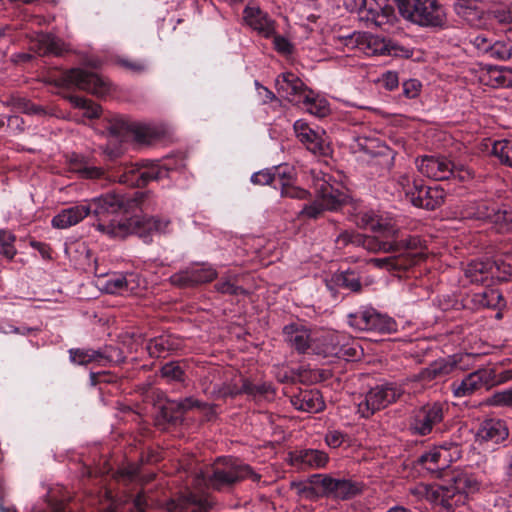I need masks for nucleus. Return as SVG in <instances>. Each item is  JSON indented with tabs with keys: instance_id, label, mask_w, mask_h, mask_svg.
Instances as JSON below:
<instances>
[{
	"instance_id": "1",
	"label": "nucleus",
	"mask_w": 512,
	"mask_h": 512,
	"mask_svg": "<svg viewBox=\"0 0 512 512\" xmlns=\"http://www.w3.org/2000/svg\"><path fill=\"white\" fill-rule=\"evenodd\" d=\"M244 479L256 482L260 480V475L254 472L249 465L237 459L223 458L206 471L195 474L193 486L196 490H200L202 486L221 490Z\"/></svg>"
},
{
	"instance_id": "2",
	"label": "nucleus",
	"mask_w": 512,
	"mask_h": 512,
	"mask_svg": "<svg viewBox=\"0 0 512 512\" xmlns=\"http://www.w3.org/2000/svg\"><path fill=\"white\" fill-rule=\"evenodd\" d=\"M144 194L135 192L133 197H125L116 193H107L99 197L86 201L89 207V215L93 214L97 220L93 223L95 227L102 234L107 233L100 229L99 224L102 225H117L119 220H116V215L121 211H129L142 204Z\"/></svg>"
},
{
	"instance_id": "3",
	"label": "nucleus",
	"mask_w": 512,
	"mask_h": 512,
	"mask_svg": "<svg viewBox=\"0 0 512 512\" xmlns=\"http://www.w3.org/2000/svg\"><path fill=\"white\" fill-rule=\"evenodd\" d=\"M169 225L170 220L167 218L133 216L119 219L117 225L99 224V227L112 238H125L135 234L148 243L153 233H166Z\"/></svg>"
},
{
	"instance_id": "4",
	"label": "nucleus",
	"mask_w": 512,
	"mask_h": 512,
	"mask_svg": "<svg viewBox=\"0 0 512 512\" xmlns=\"http://www.w3.org/2000/svg\"><path fill=\"white\" fill-rule=\"evenodd\" d=\"M400 15L422 27H443L446 12L438 0H394Z\"/></svg>"
},
{
	"instance_id": "5",
	"label": "nucleus",
	"mask_w": 512,
	"mask_h": 512,
	"mask_svg": "<svg viewBox=\"0 0 512 512\" xmlns=\"http://www.w3.org/2000/svg\"><path fill=\"white\" fill-rule=\"evenodd\" d=\"M331 178V176L325 175L315 179L314 188L316 199L303 206L299 212L300 217L317 219L323 211L337 210L344 203L345 194L331 183Z\"/></svg>"
},
{
	"instance_id": "6",
	"label": "nucleus",
	"mask_w": 512,
	"mask_h": 512,
	"mask_svg": "<svg viewBox=\"0 0 512 512\" xmlns=\"http://www.w3.org/2000/svg\"><path fill=\"white\" fill-rule=\"evenodd\" d=\"M169 176V169L159 161L145 160L135 164H125L114 175L118 182L131 187H143L152 181Z\"/></svg>"
},
{
	"instance_id": "7",
	"label": "nucleus",
	"mask_w": 512,
	"mask_h": 512,
	"mask_svg": "<svg viewBox=\"0 0 512 512\" xmlns=\"http://www.w3.org/2000/svg\"><path fill=\"white\" fill-rule=\"evenodd\" d=\"M402 389L395 383H384L372 387L367 393L357 398V413L361 418L368 419L377 411L397 401Z\"/></svg>"
},
{
	"instance_id": "8",
	"label": "nucleus",
	"mask_w": 512,
	"mask_h": 512,
	"mask_svg": "<svg viewBox=\"0 0 512 512\" xmlns=\"http://www.w3.org/2000/svg\"><path fill=\"white\" fill-rule=\"evenodd\" d=\"M448 406L442 402L427 403L415 409L408 421V430L413 436H428L444 420Z\"/></svg>"
},
{
	"instance_id": "9",
	"label": "nucleus",
	"mask_w": 512,
	"mask_h": 512,
	"mask_svg": "<svg viewBox=\"0 0 512 512\" xmlns=\"http://www.w3.org/2000/svg\"><path fill=\"white\" fill-rule=\"evenodd\" d=\"M480 486L481 483L473 474L457 473L451 478L450 483L442 485L445 509L438 512H454V508L464 503L466 496L477 492Z\"/></svg>"
},
{
	"instance_id": "10",
	"label": "nucleus",
	"mask_w": 512,
	"mask_h": 512,
	"mask_svg": "<svg viewBox=\"0 0 512 512\" xmlns=\"http://www.w3.org/2000/svg\"><path fill=\"white\" fill-rule=\"evenodd\" d=\"M62 86H75L80 90L87 91L98 97H103L110 92V82L94 72L80 68H73L66 71L59 79Z\"/></svg>"
},
{
	"instance_id": "11",
	"label": "nucleus",
	"mask_w": 512,
	"mask_h": 512,
	"mask_svg": "<svg viewBox=\"0 0 512 512\" xmlns=\"http://www.w3.org/2000/svg\"><path fill=\"white\" fill-rule=\"evenodd\" d=\"M348 323L358 331L392 333L397 331L396 321L372 307H364L348 315Z\"/></svg>"
},
{
	"instance_id": "12",
	"label": "nucleus",
	"mask_w": 512,
	"mask_h": 512,
	"mask_svg": "<svg viewBox=\"0 0 512 512\" xmlns=\"http://www.w3.org/2000/svg\"><path fill=\"white\" fill-rule=\"evenodd\" d=\"M310 483L319 484L323 488L324 495L338 500L352 499L360 495L364 489L361 482L322 475L311 476Z\"/></svg>"
},
{
	"instance_id": "13",
	"label": "nucleus",
	"mask_w": 512,
	"mask_h": 512,
	"mask_svg": "<svg viewBox=\"0 0 512 512\" xmlns=\"http://www.w3.org/2000/svg\"><path fill=\"white\" fill-rule=\"evenodd\" d=\"M494 382L495 371L482 368L469 373L460 381H453L450 387L454 397L463 398L471 396L482 387L492 385Z\"/></svg>"
},
{
	"instance_id": "14",
	"label": "nucleus",
	"mask_w": 512,
	"mask_h": 512,
	"mask_svg": "<svg viewBox=\"0 0 512 512\" xmlns=\"http://www.w3.org/2000/svg\"><path fill=\"white\" fill-rule=\"evenodd\" d=\"M361 19L381 27L395 18L394 7L388 0H353Z\"/></svg>"
},
{
	"instance_id": "15",
	"label": "nucleus",
	"mask_w": 512,
	"mask_h": 512,
	"mask_svg": "<svg viewBox=\"0 0 512 512\" xmlns=\"http://www.w3.org/2000/svg\"><path fill=\"white\" fill-rule=\"evenodd\" d=\"M336 247L339 249H343L348 245H353L356 247H363L369 252L379 253V252H389L395 249V245L383 241L382 239L376 236L363 235L354 231H342L335 239Z\"/></svg>"
},
{
	"instance_id": "16",
	"label": "nucleus",
	"mask_w": 512,
	"mask_h": 512,
	"mask_svg": "<svg viewBox=\"0 0 512 512\" xmlns=\"http://www.w3.org/2000/svg\"><path fill=\"white\" fill-rule=\"evenodd\" d=\"M294 132L298 140L315 155L326 156L329 153V145L325 140V132L320 128H312L310 125L300 119L293 125Z\"/></svg>"
},
{
	"instance_id": "17",
	"label": "nucleus",
	"mask_w": 512,
	"mask_h": 512,
	"mask_svg": "<svg viewBox=\"0 0 512 512\" xmlns=\"http://www.w3.org/2000/svg\"><path fill=\"white\" fill-rule=\"evenodd\" d=\"M278 94L291 104L300 106L308 100L309 89L304 82L291 72L282 73L276 79Z\"/></svg>"
},
{
	"instance_id": "18",
	"label": "nucleus",
	"mask_w": 512,
	"mask_h": 512,
	"mask_svg": "<svg viewBox=\"0 0 512 512\" xmlns=\"http://www.w3.org/2000/svg\"><path fill=\"white\" fill-rule=\"evenodd\" d=\"M413 189L409 201L415 207L435 210L445 201L446 193L440 186H425L421 180H413Z\"/></svg>"
},
{
	"instance_id": "19",
	"label": "nucleus",
	"mask_w": 512,
	"mask_h": 512,
	"mask_svg": "<svg viewBox=\"0 0 512 512\" xmlns=\"http://www.w3.org/2000/svg\"><path fill=\"white\" fill-rule=\"evenodd\" d=\"M499 271V264L493 260H473L467 264L464 274L471 283L489 286L494 279H506L499 274Z\"/></svg>"
},
{
	"instance_id": "20",
	"label": "nucleus",
	"mask_w": 512,
	"mask_h": 512,
	"mask_svg": "<svg viewBox=\"0 0 512 512\" xmlns=\"http://www.w3.org/2000/svg\"><path fill=\"white\" fill-rule=\"evenodd\" d=\"M416 166L421 174L437 181L453 175V162L444 156L425 155L416 159Z\"/></svg>"
},
{
	"instance_id": "21",
	"label": "nucleus",
	"mask_w": 512,
	"mask_h": 512,
	"mask_svg": "<svg viewBox=\"0 0 512 512\" xmlns=\"http://www.w3.org/2000/svg\"><path fill=\"white\" fill-rule=\"evenodd\" d=\"M243 20L253 31L269 39L276 32V22L258 5L248 4L243 10Z\"/></svg>"
},
{
	"instance_id": "22",
	"label": "nucleus",
	"mask_w": 512,
	"mask_h": 512,
	"mask_svg": "<svg viewBox=\"0 0 512 512\" xmlns=\"http://www.w3.org/2000/svg\"><path fill=\"white\" fill-rule=\"evenodd\" d=\"M212 501L204 493L187 491L167 503L169 512H208Z\"/></svg>"
},
{
	"instance_id": "23",
	"label": "nucleus",
	"mask_w": 512,
	"mask_h": 512,
	"mask_svg": "<svg viewBox=\"0 0 512 512\" xmlns=\"http://www.w3.org/2000/svg\"><path fill=\"white\" fill-rule=\"evenodd\" d=\"M216 277L217 271L212 266L203 265L175 273L170 277V281L179 287H192L211 282Z\"/></svg>"
},
{
	"instance_id": "24",
	"label": "nucleus",
	"mask_w": 512,
	"mask_h": 512,
	"mask_svg": "<svg viewBox=\"0 0 512 512\" xmlns=\"http://www.w3.org/2000/svg\"><path fill=\"white\" fill-rule=\"evenodd\" d=\"M289 463L298 470L320 469L325 467L329 457L317 449H300L289 452Z\"/></svg>"
},
{
	"instance_id": "25",
	"label": "nucleus",
	"mask_w": 512,
	"mask_h": 512,
	"mask_svg": "<svg viewBox=\"0 0 512 512\" xmlns=\"http://www.w3.org/2000/svg\"><path fill=\"white\" fill-rule=\"evenodd\" d=\"M509 435L508 427L504 420L489 418L481 422L476 433V441L480 444H498Z\"/></svg>"
},
{
	"instance_id": "26",
	"label": "nucleus",
	"mask_w": 512,
	"mask_h": 512,
	"mask_svg": "<svg viewBox=\"0 0 512 512\" xmlns=\"http://www.w3.org/2000/svg\"><path fill=\"white\" fill-rule=\"evenodd\" d=\"M478 218L493 224L500 233L507 232L512 228V208L508 206L479 207Z\"/></svg>"
},
{
	"instance_id": "27",
	"label": "nucleus",
	"mask_w": 512,
	"mask_h": 512,
	"mask_svg": "<svg viewBox=\"0 0 512 512\" xmlns=\"http://www.w3.org/2000/svg\"><path fill=\"white\" fill-rule=\"evenodd\" d=\"M453 9L456 15L470 26L480 27L484 23L483 5L477 0H455Z\"/></svg>"
},
{
	"instance_id": "28",
	"label": "nucleus",
	"mask_w": 512,
	"mask_h": 512,
	"mask_svg": "<svg viewBox=\"0 0 512 512\" xmlns=\"http://www.w3.org/2000/svg\"><path fill=\"white\" fill-rule=\"evenodd\" d=\"M466 356H449L441 358L430 363L420 372V379L423 381H433L443 378L452 373L459 362Z\"/></svg>"
},
{
	"instance_id": "29",
	"label": "nucleus",
	"mask_w": 512,
	"mask_h": 512,
	"mask_svg": "<svg viewBox=\"0 0 512 512\" xmlns=\"http://www.w3.org/2000/svg\"><path fill=\"white\" fill-rule=\"evenodd\" d=\"M88 215L89 207L85 201L81 204L62 209L52 218L51 225L57 229H67L78 224Z\"/></svg>"
},
{
	"instance_id": "30",
	"label": "nucleus",
	"mask_w": 512,
	"mask_h": 512,
	"mask_svg": "<svg viewBox=\"0 0 512 512\" xmlns=\"http://www.w3.org/2000/svg\"><path fill=\"white\" fill-rule=\"evenodd\" d=\"M291 404L300 411L318 413L325 408V402L317 389L303 390L291 397Z\"/></svg>"
},
{
	"instance_id": "31",
	"label": "nucleus",
	"mask_w": 512,
	"mask_h": 512,
	"mask_svg": "<svg viewBox=\"0 0 512 512\" xmlns=\"http://www.w3.org/2000/svg\"><path fill=\"white\" fill-rule=\"evenodd\" d=\"M480 79L485 85L494 88L512 87V68L488 65L482 69Z\"/></svg>"
},
{
	"instance_id": "32",
	"label": "nucleus",
	"mask_w": 512,
	"mask_h": 512,
	"mask_svg": "<svg viewBox=\"0 0 512 512\" xmlns=\"http://www.w3.org/2000/svg\"><path fill=\"white\" fill-rule=\"evenodd\" d=\"M283 335L288 345L299 353H305L310 347V332L302 325L292 323L284 326Z\"/></svg>"
},
{
	"instance_id": "33",
	"label": "nucleus",
	"mask_w": 512,
	"mask_h": 512,
	"mask_svg": "<svg viewBox=\"0 0 512 512\" xmlns=\"http://www.w3.org/2000/svg\"><path fill=\"white\" fill-rule=\"evenodd\" d=\"M68 169L74 172L82 179H99L104 176V170L101 167L92 165L89 160L77 153H73L67 160Z\"/></svg>"
},
{
	"instance_id": "34",
	"label": "nucleus",
	"mask_w": 512,
	"mask_h": 512,
	"mask_svg": "<svg viewBox=\"0 0 512 512\" xmlns=\"http://www.w3.org/2000/svg\"><path fill=\"white\" fill-rule=\"evenodd\" d=\"M31 49L41 56H61L65 51L64 42L49 33H40L32 42Z\"/></svg>"
},
{
	"instance_id": "35",
	"label": "nucleus",
	"mask_w": 512,
	"mask_h": 512,
	"mask_svg": "<svg viewBox=\"0 0 512 512\" xmlns=\"http://www.w3.org/2000/svg\"><path fill=\"white\" fill-rule=\"evenodd\" d=\"M419 463L430 473L440 476L441 472L448 468L452 461L448 452L434 447L419 457Z\"/></svg>"
},
{
	"instance_id": "36",
	"label": "nucleus",
	"mask_w": 512,
	"mask_h": 512,
	"mask_svg": "<svg viewBox=\"0 0 512 512\" xmlns=\"http://www.w3.org/2000/svg\"><path fill=\"white\" fill-rule=\"evenodd\" d=\"M414 263V259L406 253L387 256L383 258H371L368 264L387 271H401L408 269Z\"/></svg>"
},
{
	"instance_id": "37",
	"label": "nucleus",
	"mask_w": 512,
	"mask_h": 512,
	"mask_svg": "<svg viewBox=\"0 0 512 512\" xmlns=\"http://www.w3.org/2000/svg\"><path fill=\"white\" fill-rule=\"evenodd\" d=\"M410 494L417 499L426 498L431 504L440 508L439 511H444V490L442 485H424L418 484L410 488Z\"/></svg>"
},
{
	"instance_id": "38",
	"label": "nucleus",
	"mask_w": 512,
	"mask_h": 512,
	"mask_svg": "<svg viewBox=\"0 0 512 512\" xmlns=\"http://www.w3.org/2000/svg\"><path fill=\"white\" fill-rule=\"evenodd\" d=\"M330 282L342 289L358 293L362 290L361 277L355 270H345L335 272Z\"/></svg>"
},
{
	"instance_id": "39",
	"label": "nucleus",
	"mask_w": 512,
	"mask_h": 512,
	"mask_svg": "<svg viewBox=\"0 0 512 512\" xmlns=\"http://www.w3.org/2000/svg\"><path fill=\"white\" fill-rule=\"evenodd\" d=\"M300 107L318 118H323L330 113L328 101L319 95H315L312 90L308 93V100H304Z\"/></svg>"
},
{
	"instance_id": "40",
	"label": "nucleus",
	"mask_w": 512,
	"mask_h": 512,
	"mask_svg": "<svg viewBox=\"0 0 512 512\" xmlns=\"http://www.w3.org/2000/svg\"><path fill=\"white\" fill-rule=\"evenodd\" d=\"M362 222L367 228L382 232L385 238H396L397 236V229L389 221L383 220L374 214H364Z\"/></svg>"
},
{
	"instance_id": "41",
	"label": "nucleus",
	"mask_w": 512,
	"mask_h": 512,
	"mask_svg": "<svg viewBox=\"0 0 512 512\" xmlns=\"http://www.w3.org/2000/svg\"><path fill=\"white\" fill-rule=\"evenodd\" d=\"M243 394L252 396L256 399H271L274 397L275 390L269 383L255 384L247 378L242 379Z\"/></svg>"
},
{
	"instance_id": "42",
	"label": "nucleus",
	"mask_w": 512,
	"mask_h": 512,
	"mask_svg": "<svg viewBox=\"0 0 512 512\" xmlns=\"http://www.w3.org/2000/svg\"><path fill=\"white\" fill-rule=\"evenodd\" d=\"M69 360L75 365H88L98 363L101 358V350L71 348L68 350Z\"/></svg>"
},
{
	"instance_id": "43",
	"label": "nucleus",
	"mask_w": 512,
	"mask_h": 512,
	"mask_svg": "<svg viewBox=\"0 0 512 512\" xmlns=\"http://www.w3.org/2000/svg\"><path fill=\"white\" fill-rule=\"evenodd\" d=\"M173 349V341L168 336H159L150 339L146 345L148 354L153 358L163 357Z\"/></svg>"
},
{
	"instance_id": "44",
	"label": "nucleus",
	"mask_w": 512,
	"mask_h": 512,
	"mask_svg": "<svg viewBox=\"0 0 512 512\" xmlns=\"http://www.w3.org/2000/svg\"><path fill=\"white\" fill-rule=\"evenodd\" d=\"M491 153L501 164L512 168V139L494 141Z\"/></svg>"
},
{
	"instance_id": "45",
	"label": "nucleus",
	"mask_w": 512,
	"mask_h": 512,
	"mask_svg": "<svg viewBox=\"0 0 512 512\" xmlns=\"http://www.w3.org/2000/svg\"><path fill=\"white\" fill-rule=\"evenodd\" d=\"M70 103L79 109L84 110V116L90 119L98 118L101 114V106L84 97L70 95L68 97Z\"/></svg>"
},
{
	"instance_id": "46",
	"label": "nucleus",
	"mask_w": 512,
	"mask_h": 512,
	"mask_svg": "<svg viewBox=\"0 0 512 512\" xmlns=\"http://www.w3.org/2000/svg\"><path fill=\"white\" fill-rule=\"evenodd\" d=\"M133 127V122H130L123 116H114L109 122L107 129L109 133L115 137L126 138L130 136Z\"/></svg>"
},
{
	"instance_id": "47",
	"label": "nucleus",
	"mask_w": 512,
	"mask_h": 512,
	"mask_svg": "<svg viewBox=\"0 0 512 512\" xmlns=\"http://www.w3.org/2000/svg\"><path fill=\"white\" fill-rule=\"evenodd\" d=\"M272 172L274 174L273 181L275 189L280 188L281 190L283 188V184L289 185L294 180V169L288 164L274 166L272 167Z\"/></svg>"
},
{
	"instance_id": "48",
	"label": "nucleus",
	"mask_w": 512,
	"mask_h": 512,
	"mask_svg": "<svg viewBox=\"0 0 512 512\" xmlns=\"http://www.w3.org/2000/svg\"><path fill=\"white\" fill-rule=\"evenodd\" d=\"M179 400H168L165 405L162 406L158 420L161 418L164 422L177 424L182 421L183 414H180Z\"/></svg>"
},
{
	"instance_id": "49",
	"label": "nucleus",
	"mask_w": 512,
	"mask_h": 512,
	"mask_svg": "<svg viewBox=\"0 0 512 512\" xmlns=\"http://www.w3.org/2000/svg\"><path fill=\"white\" fill-rule=\"evenodd\" d=\"M15 241L16 236L11 231L0 229V253L9 260H12L17 253Z\"/></svg>"
},
{
	"instance_id": "50",
	"label": "nucleus",
	"mask_w": 512,
	"mask_h": 512,
	"mask_svg": "<svg viewBox=\"0 0 512 512\" xmlns=\"http://www.w3.org/2000/svg\"><path fill=\"white\" fill-rule=\"evenodd\" d=\"M332 354L335 355L336 358L352 361L360 356V347L355 341L347 337V340H343L341 350L338 349L332 352Z\"/></svg>"
},
{
	"instance_id": "51",
	"label": "nucleus",
	"mask_w": 512,
	"mask_h": 512,
	"mask_svg": "<svg viewBox=\"0 0 512 512\" xmlns=\"http://www.w3.org/2000/svg\"><path fill=\"white\" fill-rule=\"evenodd\" d=\"M179 401L180 402L177 406L180 407V414H184L194 408L207 411V415L215 414L213 405L202 402L194 397H186L184 399H180Z\"/></svg>"
},
{
	"instance_id": "52",
	"label": "nucleus",
	"mask_w": 512,
	"mask_h": 512,
	"mask_svg": "<svg viewBox=\"0 0 512 512\" xmlns=\"http://www.w3.org/2000/svg\"><path fill=\"white\" fill-rule=\"evenodd\" d=\"M487 55L498 60L510 59L512 57V45L506 41L493 40Z\"/></svg>"
},
{
	"instance_id": "53",
	"label": "nucleus",
	"mask_w": 512,
	"mask_h": 512,
	"mask_svg": "<svg viewBox=\"0 0 512 512\" xmlns=\"http://www.w3.org/2000/svg\"><path fill=\"white\" fill-rule=\"evenodd\" d=\"M388 39L367 36L365 34L364 45L369 55H386Z\"/></svg>"
},
{
	"instance_id": "54",
	"label": "nucleus",
	"mask_w": 512,
	"mask_h": 512,
	"mask_svg": "<svg viewBox=\"0 0 512 512\" xmlns=\"http://www.w3.org/2000/svg\"><path fill=\"white\" fill-rule=\"evenodd\" d=\"M125 360L126 357L120 348L109 346L103 351L101 350L99 365L106 366L107 364H120L125 362Z\"/></svg>"
},
{
	"instance_id": "55",
	"label": "nucleus",
	"mask_w": 512,
	"mask_h": 512,
	"mask_svg": "<svg viewBox=\"0 0 512 512\" xmlns=\"http://www.w3.org/2000/svg\"><path fill=\"white\" fill-rule=\"evenodd\" d=\"M161 375L168 381L184 382L185 371L177 362L166 363L161 368Z\"/></svg>"
},
{
	"instance_id": "56",
	"label": "nucleus",
	"mask_w": 512,
	"mask_h": 512,
	"mask_svg": "<svg viewBox=\"0 0 512 512\" xmlns=\"http://www.w3.org/2000/svg\"><path fill=\"white\" fill-rule=\"evenodd\" d=\"M343 340H347V336L342 334H331L324 338L323 340V353L325 357H335L332 352L341 350Z\"/></svg>"
},
{
	"instance_id": "57",
	"label": "nucleus",
	"mask_w": 512,
	"mask_h": 512,
	"mask_svg": "<svg viewBox=\"0 0 512 512\" xmlns=\"http://www.w3.org/2000/svg\"><path fill=\"white\" fill-rule=\"evenodd\" d=\"M479 303L487 308H499L503 301L502 294L495 289L485 290L483 293L478 295Z\"/></svg>"
},
{
	"instance_id": "58",
	"label": "nucleus",
	"mask_w": 512,
	"mask_h": 512,
	"mask_svg": "<svg viewBox=\"0 0 512 512\" xmlns=\"http://www.w3.org/2000/svg\"><path fill=\"white\" fill-rule=\"evenodd\" d=\"M117 64L133 74L144 73L148 68L147 63L141 59L119 58Z\"/></svg>"
},
{
	"instance_id": "59",
	"label": "nucleus",
	"mask_w": 512,
	"mask_h": 512,
	"mask_svg": "<svg viewBox=\"0 0 512 512\" xmlns=\"http://www.w3.org/2000/svg\"><path fill=\"white\" fill-rule=\"evenodd\" d=\"M489 404L495 407L512 408V387L493 393Z\"/></svg>"
},
{
	"instance_id": "60",
	"label": "nucleus",
	"mask_w": 512,
	"mask_h": 512,
	"mask_svg": "<svg viewBox=\"0 0 512 512\" xmlns=\"http://www.w3.org/2000/svg\"><path fill=\"white\" fill-rule=\"evenodd\" d=\"M215 289L219 293L235 295V296L245 295L247 293L244 288L236 285L234 282H232L229 279L220 280L218 283L215 284Z\"/></svg>"
},
{
	"instance_id": "61",
	"label": "nucleus",
	"mask_w": 512,
	"mask_h": 512,
	"mask_svg": "<svg viewBox=\"0 0 512 512\" xmlns=\"http://www.w3.org/2000/svg\"><path fill=\"white\" fill-rule=\"evenodd\" d=\"M493 40V38L488 37L485 33H479L470 37V43L482 54H488Z\"/></svg>"
},
{
	"instance_id": "62",
	"label": "nucleus",
	"mask_w": 512,
	"mask_h": 512,
	"mask_svg": "<svg viewBox=\"0 0 512 512\" xmlns=\"http://www.w3.org/2000/svg\"><path fill=\"white\" fill-rule=\"evenodd\" d=\"M130 135L139 143H150L153 138V131L145 125L133 123Z\"/></svg>"
},
{
	"instance_id": "63",
	"label": "nucleus",
	"mask_w": 512,
	"mask_h": 512,
	"mask_svg": "<svg viewBox=\"0 0 512 512\" xmlns=\"http://www.w3.org/2000/svg\"><path fill=\"white\" fill-rule=\"evenodd\" d=\"M281 196L291 199L305 200L308 199L310 193L305 189L292 185L291 183L289 185L283 184V188L281 189Z\"/></svg>"
},
{
	"instance_id": "64",
	"label": "nucleus",
	"mask_w": 512,
	"mask_h": 512,
	"mask_svg": "<svg viewBox=\"0 0 512 512\" xmlns=\"http://www.w3.org/2000/svg\"><path fill=\"white\" fill-rule=\"evenodd\" d=\"M274 49L282 55H290L293 53V44L284 36L277 35L276 33L272 36Z\"/></svg>"
}]
</instances>
